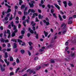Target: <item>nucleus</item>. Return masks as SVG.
I'll list each match as a JSON object with an SVG mask.
<instances>
[{
  "instance_id": "1",
  "label": "nucleus",
  "mask_w": 76,
  "mask_h": 76,
  "mask_svg": "<svg viewBox=\"0 0 76 76\" xmlns=\"http://www.w3.org/2000/svg\"><path fill=\"white\" fill-rule=\"evenodd\" d=\"M31 3H29V6H30V7H34V4H35V1H31Z\"/></svg>"
},
{
  "instance_id": "2",
  "label": "nucleus",
  "mask_w": 76,
  "mask_h": 76,
  "mask_svg": "<svg viewBox=\"0 0 76 76\" xmlns=\"http://www.w3.org/2000/svg\"><path fill=\"white\" fill-rule=\"evenodd\" d=\"M14 31L12 33L11 35V37H14L15 36H16V33L18 32V30H14Z\"/></svg>"
},
{
  "instance_id": "3",
  "label": "nucleus",
  "mask_w": 76,
  "mask_h": 76,
  "mask_svg": "<svg viewBox=\"0 0 76 76\" xmlns=\"http://www.w3.org/2000/svg\"><path fill=\"white\" fill-rule=\"evenodd\" d=\"M28 31H29L30 33L32 34H33L34 33V31H33L31 29V28H28Z\"/></svg>"
},
{
  "instance_id": "4",
  "label": "nucleus",
  "mask_w": 76,
  "mask_h": 76,
  "mask_svg": "<svg viewBox=\"0 0 76 76\" xmlns=\"http://www.w3.org/2000/svg\"><path fill=\"white\" fill-rule=\"evenodd\" d=\"M12 27H13V30H17V28L16 27V26L15 25H14V24H11Z\"/></svg>"
},
{
  "instance_id": "5",
  "label": "nucleus",
  "mask_w": 76,
  "mask_h": 76,
  "mask_svg": "<svg viewBox=\"0 0 76 76\" xmlns=\"http://www.w3.org/2000/svg\"><path fill=\"white\" fill-rule=\"evenodd\" d=\"M11 11H12L11 9H10V8H8L7 11L5 12V13H6V14H7V13H10V12H11Z\"/></svg>"
},
{
  "instance_id": "6",
  "label": "nucleus",
  "mask_w": 76,
  "mask_h": 76,
  "mask_svg": "<svg viewBox=\"0 0 76 76\" xmlns=\"http://www.w3.org/2000/svg\"><path fill=\"white\" fill-rule=\"evenodd\" d=\"M4 61L5 63L7 64V66H8L9 65V64H10V62L9 61H7V60L6 59H5L4 60Z\"/></svg>"
},
{
  "instance_id": "7",
  "label": "nucleus",
  "mask_w": 76,
  "mask_h": 76,
  "mask_svg": "<svg viewBox=\"0 0 76 76\" xmlns=\"http://www.w3.org/2000/svg\"><path fill=\"white\" fill-rule=\"evenodd\" d=\"M54 5H55V6L56 7V8L58 9V10H60V6H59L57 4H54Z\"/></svg>"
},
{
  "instance_id": "8",
  "label": "nucleus",
  "mask_w": 76,
  "mask_h": 76,
  "mask_svg": "<svg viewBox=\"0 0 76 76\" xmlns=\"http://www.w3.org/2000/svg\"><path fill=\"white\" fill-rule=\"evenodd\" d=\"M63 4L64 5V7L65 8L67 7V1H64L63 2Z\"/></svg>"
},
{
  "instance_id": "9",
  "label": "nucleus",
  "mask_w": 76,
  "mask_h": 76,
  "mask_svg": "<svg viewBox=\"0 0 76 76\" xmlns=\"http://www.w3.org/2000/svg\"><path fill=\"white\" fill-rule=\"evenodd\" d=\"M27 69H28L27 68V67H25L22 70L20 71H19V73L23 72H24V71H25V70H26Z\"/></svg>"
},
{
  "instance_id": "10",
  "label": "nucleus",
  "mask_w": 76,
  "mask_h": 76,
  "mask_svg": "<svg viewBox=\"0 0 76 76\" xmlns=\"http://www.w3.org/2000/svg\"><path fill=\"white\" fill-rule=\"evenodd\" d=\"M30 25H32L33 26H35V25H36V23H34V22L32 21L31 22V23Z\"/></svg>"
},
{
  "instance_id": "11",
  "label": "nucleus",
  "mask_w": 76,
  "mask_h": 76,
  "mask_svg": "<svg viewBox=\"0 0 76 76\" xmlns=\"http://www.w3.org/2000/svg\"><path fill=\"white\" fill-rule=\"evenodd\" d=\"M34 34L35 35H36L35 36V38H36V39H38V34H37V32L36 31L34 32Z\"/></svg>"
},
{
  "instance_id": "12",
  "label": "nucleus",
  "mask_w": 76,
  "mask_h": 76,
  "mask_svg": "<svg viewBox=\"0 0 76 76\" xmlns=\"http://www.w3.org/2000/svg\"><path fill=\"white\" fill-rule=\"evenodd\" d=\"M4 57V58H7V57H8V55L7 54V53L5 52V53Z\"/></svg>"
},
{
  "instance_id": "13",
  "label": "nucleus",
  "mask_w": 76,
  "mask_h": 76,
  "mask_svg": "<svg viewBox=\"0 0 76 76\" xmlns=\"http://www.w3.org/2000/svg\"><path fill=\"white\" fill-rule=\"evenodd\" d=\"M25 50L23 49H21L20 50V52L22 54H23L25 53Z\"/></svg>"
},
{
  "instance_id": "14",
  "label": "nucleus",
  "mask_w": 76,
  "mask_h": 76,
  "mask_svg": "<svg viewBox=\"0 0 76 76\" xmlns=\"http://www.w3.org/2000/svg\"><path fill=\"white\" fill-rule=\"evenodd\" d=\"M43 16H42L41 14H39L38 15V18L39 19H42V18H43Z\"/></svg>"
},
{
  "instance_id": "15",
  "label": "nucleus",
  "mask_w": 76,
  "mask_h": 76,
  "mask_svg": "<svg viewBox=\"0 0 76 76\" xmlns=\"http://www.w3.org/2000/svg\"><path fill=\"white\" fill-rule=\"evenodd\" d=\"M17 48V44L16 43H14V46H13V48Z\"/></svg>"
},
{
  "instance_id": "16",
  "label": "nucleus",
  "mask_w": 76,
  "mask_h": 76,
  "mask_svg": "<svg viewBox=\"0 0 76 76\" xmlns=\"http://www.w3.org/2000/svg\"><path fill=\"white\" fill-rule=\"evenodd\" d=\"M44 33L45 34V37H47V35H48V33L47 32H46L45 31H44Z\"/></svg>"
},
{
  "instance_id": "17",
  "label": "nucleus",
  "mask_w": 76,
  "mask_h": 76,
  "mask_svg": "<svg viewBox=\"0 0 76 76\" xmlns=\"http://www.w3.org/2000/svg\"><path fill=\"white\" fill-rule=\"evenodd\" d=\"M58 17L59 18V19L61 21H62L63 20V19H62V18L61 17V15L60 14L58 15Z\"/></svg>"
},
{
  "instance_id": "18",
  "label": "nucleus",
  "mask_w": 76,
  "mask_h": 76,
  "mask_svg": "<svg viewBox=\"0 0 76 76\" xmlns=\"http://www.w3.org/2000/svg\"><path fill=\"white\" fill-rule=\"evenodd\" d=\"M1 72H4L5 71V68L4 67L3 68L2 67H1Z\"/></svg>"
},
{
  "instance_id": "19",
  "label": "nucleus",
  "mask_w": 76,
  "mask_h": 76,
  "mask_svg": "<svg viewBox=\"0 0 76 76\" xmlns=\"http://www.w3.org/2000/svg\"><path fill=\"white\" fill-rule=\"evenodd\" d=\"M10 61H13V58L12 56H10Z\"/></svg>"
},
{
  "instance_id": "20",
  "label": "nucleus",
  "mask_w": 76,
  "mask_h": 76,
  "mask_svg": "<svg viewBox=\"0 0 76 76\" xmlns=\"http://www.w3.org/2000/svg\"><path fill=\"white\" fill-rule=\"evenodd\" d=\"M41 67L40 66L37 67L35 69V70H38L39 69H41Z\"/></svg>"
},
{
  "instance_id": "21",
  "label": "nucleus",
  "mask_w": 76,
  "mask_h": 76,
  "mask_svg": "<svg viewBox=\"0 0 76 76\" xmlns=\"http://www.w3.org/2000/svg\"><path fill=\"white\" fill-rule=\"evenodd\" d=\"M68 6H72L73 5V4H72V3H71V2L70 1H69V3H68Z\"/></svg>"
},
{
  "instance_id": "22",
  "label": "nucleus",
  "mask_w": 76,
  "mask_h": 76,
  "mask_svg": "<svg viewBox=\"0 0 76 76\" xmlns=\"http://www.w3.org/2000/svg\"><path fill=\"white\" fill-rule=\"evenodd\" d=\"M11 41H13V42H17V39H11Z\"/></svg>"
},
{
  "instance_id": "23",
  "label": "nucleus",
  "mask_w": 76,
  "mask_h": 76,
  "mask_svg": "<svg viewBox=\"0 0 76 76\" xmlns=\"http://www.w3.org/2000/svg\"><path fill=\"white\" fill-rule=\"evenodd\" d=\"M24 36V35H21L18 38H20V39H21L23 38V36Z\"/></svg>"
},
{
  "instance_id": "24",
  "label": "nucleus",
  "mask_w": 76,
  "mask_h": 76,
  "mask_svg": "<svg viewBox=\"0 0 76 76\" xmlns=\"http://www.w3.org/2000/svg\"><path fill=\"white\" fill-rule=\"evenodd\" d=\"M72 22H73V21L72 20L69 21L68 22V25H70L72 24Z\"/></svg>"
},
{
  "instance_id": "25",
  "label": "nucleus",
  "mask_w": 76,
  "mask_h": 76,
  "mask_svg": "<svg viewBox=\"0 0 76 76\" xmlns=\"http://www.w3.org/2000/svg\"><path fill=\"white\" fill-rule=\"evenodd\" d=\"M25 31L23 30H22L21 31V34H22V35H24L25 34Z\"/></svg>"
},
{
  "instance_id": "26",
  "label": "nucleus",
  "mask_w": 76,
  "mask_h": 76,
  "mask_svg": "<svg viewBox=\"0 0 76 76\" xmlns=\"http://www.w3.org/2000/svg\"><path fill=\"white\" fill-rule=\"evenodd\" d=\"M25 7V5H22L21 7V9H24Z\"/></svg>"
},
{
  "instance_id": "27",
  "label": "nucleus",
  "mask_w": 76,
  "mask_h": 76,
  "mask_svg": "<svg viewBox=\"0 0 76 76\" xmlns=\"http://www.w3.org/2000/svg\"><path fill=\"white\" fill-rule=\"evenodd\" d=\"M16 61L17 64L19 63H20V61L18 58L16 59Z\"/></svg>"
},
{
  "instance_id": "28",
  "label": "nucleus",
  "mask_w": 76,
  "mask_h": 76,
  "mask_svg": "<svg viewBox=\"0 0 76 76\" xmlns=\"http://www.w3.org/2000/svg\"><path fill=\"white\" fill-rule=\"evenodd\" d=\"M1 42H4V41H5V40L3 39V38H1L0 39Z\"/></svg>"
},
{
  "instance_id": "29",
  "label": "nucleus",
  "mask_w": 76,
  "mask_h": 76,
  "mask_svg": "<svg viewBox=\"0 0 76 76\" xmlns=\"http://www.w3.org/2000/svg\"><path fill=\"white\" fill-rule=\"evenodd\" d=\"M66 32H67V30L65 29V30L63 31L62 32V34L64 35L66 34Z\"/></svg>"
},
{
  "instance_id": "30",
  "label": "nucleus",
  "mask_w": 76,
  "mask_h": 76,
  "mask_svg": "<svg viewBox=\"0 0 76 76\" xmlns=\"http://www.w3.org/2000/svg\"><path fill=\"white\" fill-rule=\"evenodd\" d=\"M22 44H21V45H22V46H25V45H26V43H25V42H22Z\"/></svg>"
},
{
  "instance_id": "31",
  "label": "nucleus",
  "mask_w": 76,
  "mask_h": 76,
  "mask_svg": "<svg viewBox=\"0 0 76 76\" xmlns=\"http://www.w3.org/2000/svg\"><path fill=\"white\" fill-rule=\"evenodd\" d=\"M13 75H14V73L13 72H10V76H13Z\"/></svg>"
},
{
  "instance_id": "32",
  "label": "nucleus",
  "mask_w": 76,
  "mask_h": 76,
  "mask_svg": "<svg viewBox=\"0 0 76 76\" xmlns=\"http://www.w3.org/2000/svg\"><path fill=\"white\" fill-rule=\"evenodd\" d=\"M52 15L53 16V17H54V18H57V17L56 16V13H53L52 14Z\"/></svg>"
},
{
  "instance_id": "33",
  "label": "nucleus",
  "mask_w": 76,
  "mask_h": 76,
  "mask_svg": "<svg viewBox=\"0 0 76 76\" xmlns=\"http://www.w3.org/2000/svg\"><path fill=\"white\" fill-rule=\"evenodd\" d=\"M50 12L52 14H53V12H54V9H52L50 10Z\"/></svg>"
},
{
  "instance_id": "34",
  "label": "nucleus",
  "mask_w": 76,
  "mask_h": 76,
  "mask_svg": "<svg viewBox=\"0 0 76 76\" xmlns=\"http://www.w3.org/2000/svg\"><path fill=\"white\" fill-rule=\"evenodd\" d=\"M6 51V49H3L2 50H1V51L2 52H3V53H5V52Z\"/></svg>"
},
{
  "instance_id": "35",
  "label": "nucleus",
  "mask_w": 76,
  "mask_h": 76,
  "mask_svg": "<svg viewBox=\"0 0 76 76\" xmlns=\"http://www.w3.org/2000/svg\"><path fill=\"white\" fill-rule=\"evenodd\" d=\"M20 69V68H18L17 69H16L15 71V73H18V72L19 70Z\"/></svg>"
},
{
  "instance_id": "36",
  "label": "nucleus",
  "mask_w": 76,
  "mask_h": 76,
  "mask_svg": "<svg viewBox=\"0 0 76 76\" xmlns=\"http://www.w3.org/2000/svg\"><path fill=\"white\" fill-rule=\"evenodd\" d=\"M28 55L29 56H31V53L30 52V51H29V50H28Z\"/></svg>"
},
{
  "instance_id": "37",
  "label": "nucleus",
  "mask_w": 76,
  "mask_h": 76,
  "mask_svg": "<svg viewBox=\"0 0 76 76\" xmlns=\"http://www.w3.org/2000/svg\"><path fill=\"white\" fill-rule=\"evenodd\" d=\"M28 14V12H26V11H24V15H27Z\"/></svg>"
},
{
  "instance_id": "38",
  "label": "nucleus",
  "mask_w": 76,
  "mask_h": 76,
  "mask_svg": "<svg viewBox=\"0 0 76 76\" xmlns=\"http://www.w3.org/2000/svg\"><path fill=\"white\" fill-rule=\"evenodd\" d=\"M28 44L30 46H31V45L33 44L32 42H28Z\"/></svg>"
},
{
  "instance_id": "39",
  "label": "nucleus",
  "mask_w": 76,
  "mask_h": 76,
  "mask_svg": "<svg viewBox=\"0 0 76 76\" xmlns=\"http://www.w3.org/2000/svg\"><path fill=\"white\" fill-rule=\"evenodd\" d=\"M53 45H51V44H50V45H49V46H48L47 47L48 48H51V47H53Z\"/></svg>"
},
{
  "instance_id": "40",
  "label": "nucleus",
  "mask_w": 76,
  "mask_h": 76,
  "mask_svg": "<svg viewBox=\"0 0 76 76\" xmlns=\"http://www.w3.org/2000/svg\"><path fill=\"white\" fill-rule=\"evenodd\" d=\"M8 29H10L12 28V27H11V25H10V24L8 25Z\"/></svg>"
},
{
  "instance_id": "41",
  "label": "nucleus",
  "mask_w": 76,
  "mask_h": 76,
  "mask_svg": "<svg viewBox=\"0 0 76 76\" xmlns=\"http://www.w3.org/2000/svg\"><path fill=\"white\" fill-rule=\"evenodd\" d=\"M17 41L18 42H22V41L21 40H20L19 39H18L17 40Z\"/></svg>"
},
{
  "instance_id": "42",
  "label": "nucleus",
  "mask_w": 76,
  "mask_h": 76,
  "mask_svg": "<svg viewBox=\"0 0 76 76\" xmlns=\"http://www.w3.org/2000/svg\"><path fill=\"white\" fill-rule=\"evenodd\" d=\"M7 33L8 34H10V30L8 29L7 30Z\"/></svg>"
},
{
  "instance_id": "43",
  "label": "nucleus",
  "mask_w": 76,
  "mask_h": 76,
  "mask_svg": "<svg viewBox=\"0 0 76 76\" xmlns=\"http://www.w3.org/2000/svg\"><path fill=\"white\" fill-rule=\"evenodd\" d=\"M46 25L47 26H48V25H50V22H49L48 21L46 22Z\"/></svg>"
},
{
  "instance_id": "44",
  "label": "nucleus",
  "mask_w": 76,
  "mask_h": 76,
  "mask_svg": "<svg viewBox=\"0 0 76 76\" xmlns=\"http://www.w3.org/2000/svg\"><path fill=\"white\" fill-rule=\"evenodd\" d=\"M23 25H24V27H26V24H25V21H23Z\"/></svg>"
},
{
  "instance_id": "45",
  "label": "nucleus",
  "mask_w": 76,
  "mask_h": 76,
  "mask_svg": "<svg viewBox=\"0 0 76 76\" xmlns=\"http://www.w3.org/2000/svg\"><path fill=\"white\" fill-rule=\"evenodd\" d=\"M50 63H55V61L54 60H53V59H51Z\"/></svg>"
},
{
  "instance_id": "46",
  "label": "nucleus",
  "mask_w": 76,
  "mask_h": 76,
  "mask_svg": "<svg viewBox=\"0 0 76 76\" xmlns=\"http://www.w3.org/2000/svg\"><path fill=\"white\" fill-rule=\"evenodd\" d=\"M72 43H76V39H74V40H73L72 41Z\"/></svg>"
},
{
  "instance_id": "47",
  "label": "nucleus",
  "mask_w": 76,
  "mask_h": 76,
  "mask_svg": "<svg viewBox=\"0 0 76 76\" xmlns=\"http://www.w3.org/2000/svg\"><path fill=\"white\" fill-rule=\"evenodd\" d=\"M27 37H29L30 36H31V33H27Z\"/></svg>"
},
{
  "instance_id": "48",
  "label": "nucleus",
  "mask_w": 76,
  "mask_h": 76,
  "mask_svg": "<svg viewBox=\"0 0 76 76\" xmlns=\"http://www.w3.org/2000/svg\"><path fill=\"white\" fill-rule=\"evenodd\" d=\"M26 18V16H25V15H24L23 17L22 20H25V19Z\"/></svg>"
},
{
  "instance_id": "49",
  "label": "nucleus",
  "mask_w": 76,
  "mask_h": 76,
  "mask_svg": "<svg viewBox=\"0 0 76 76\" xmlns=\"http://www.w3.org/2000/svg\"><path fill=\"white\" fill-rule=\"evenodd\" d=\"M71 57H73L74 56H75V53H71Z\"/></svg>"
},
{
  "instance_id": "50",
  "label": "nucleus",
  "mask_w": 76,
  "mask_h": 76,
  "mask_svg": "<svg viewBox=\"0 0 76 76\" xmlns=\"http://www.w3.org/2000/svg\"><path fill=\"white\" fill-rule=\"evenodd\" d=\"M7 52L10 51H11V48H8L7 50Z\"/></svg>"
},
{
  "instance_id": "51",
  "label": "nucleus",
  "mask_w": 76,
  "mask_h": 76,
  "mask_svg": "<svg viewBox=\"0 0 76 76\" xmlns=\"http://www.w3.org/2000/svg\"><path fill=\"white\" fill-rule=\"evenodd\" d=\"M38 59V57H36L34 58V60H37Z\"/></svg>"
},
{
  "instance_id": "52",
  "label": "nucleus",
  "mask_w": 76,
  "mask_h": 76,
  "mask_svg": "<svg viewBox=\"0 0 76 76\" xmlns=\"http://www.w3.org/2000/svg\"><path fill=\"white\" fill-rule=\"evenodd\" d=\"M35 12V11H34V10L33 9H31V13H34Z\"/></svg>"
},
{
  "instance_id": "53",
  "label": "nucleus",
  "mask_w": 76,
  "mask_h": 76,
  "mask_svg": "<svg viewBox=\"0 0 76 76\" xmlns=\"http://www.w3.org/2000/svg\"><path fill=\"white\" fill-rule=\"evenodd\" d=\"M30 50H32L33 48V47L32 46H30L29 47Z\"/></svg>"
},
{
  "instance_id": "54",
  "label": "nucleus",
  "mask_w": 76,
  "mask_h": 76,
  "mask_svg": "<svg viewBox=\"0 0 76 76\" xmlns=\"http://www.w3.org/2000/svg\"><path fill=\"white\" fill-rule=\"evenodd\" d=\"M48 7V9H50L51 8V5L49 4L47 6Z\"/></svg>"
},
{
  "instance_id": "55",
  "label": "nucleus",
  "mask_w": 76,
  "mask_h": 76,
  "mask_svg": "<svg viewBox=\"0 0 76 76\" xmlns=\"http://www.w3.org/2000/svg\"><path fill=\"white\" fill-rule=\"evenodd\" d=\"M43 51H44V49H40L39 50V52H42Z\"/></svg>"
},
{
  "instance_id": "56",
  "label": "nucleus",
  "mask_w": 76,
  "mask_h": 76,
  "mask_svg": "<svg viewBox=\"0 0 76 76\" xmlns=\"http://www.w3.org/2000/svg\"><path fill=\"white\" fill-rule=\"evenodd\" d=\"M18 14L20 15H22V12L21 11H19L18 12Z\"/></svg>"
},
{
  "instance_id": "57",
  "label": "nucleus",
  "mask_w": 76,
  "mask_h": 76,
  "mask_svg": "<svg viewBox=\"0 0 76 76\" xmlns=\"http://www.w3.org/2000/svg\"><path fill=\"white\" fill-rule=\"evenodd\" d=\"M65 60L66 61H68L69 60H70V58H65Z\"/></svg>"
},
{
  "instance_id": "58",
  "label": "nucleus",
  "mask_w": 76,
  "mask_h": 76,
  "mask_svg": "<svg viewBox=\"0 0 76 76\" xmlns=\"http://www.w3.org/2000/svg\"><path fill=\"white\" fill-rule=\"evenodd\" d=\"M21 27V25H20V24H19L18 25V28L19 29Z\"/></svg>"
},
{
  "instance_id": "59",
  "label": "nucleus",
  "mask_w": 76,
  "mask_h": 76,
  "mask_svg": "<svg viewBox=\"0 0 76 76\" xmlns=\"http://www.w3.org/2000/svg\"><path fill=\"white\" fill-rule=\"evenodd\" d=\"M60 12L61 13V14H62V15H64V12H63L62 11H60Z\"/></svg>"
},
{
  "instance_id": "60",
  "label": "nucleus",
  "mask_w": 76,
  "mask_h": 76,
  "mask_svg": "<svg viewBox=\"0 0 76 76\" xmlns=\"http://www.w3.org/2000/svg\"><path fill=\"white\" fill-rule=\"evenodd\" d=\"M39 20L38 19V18L36 17V21L35 22H39Z\"/></svg>"
},
{
  "instance_id": "61",
  "label": "nucleus",
  "mask_w": 76,
  "mask_h": 76,
  "mask_svg": "<svg viewBox=\"0 0 76 76\" xmlns=\"http://www.w3.org/2000/svg\"><path fill=\"white\" fill-rule=\"evenodd\" d=\"M4 19L6 21L8 20V18H7V17H5Z\"/></svg>"
},
{
  "instance_id": "62",
  "label": "nucleus",
  "mask_w": 76,
  "mask_h": 76,
  "mask_svg": "<svg viewBox=\"0 0 76 76\" xmlns=\"http://www.w3.org/2000/svg\"><path fill=\"white\" fill-rule=\"evenodd\" d=\"M40 3L41 4H44V1L43 0H41V1Z\"/></svg>"
},
{
  "instance_id": "63",
  "label": "nucleus",
  "mask_w": 76,
  "mask_h": 76,
  "mask_svg": "<svg viewBox=\"0 0 76 76\" xmlns=\"http://www.w3.org/2000/svg\"><path fill=\"white\" fill-rule=\"evenodd\" d=\"M32 29H33V31H35V27L33 26L32 27Z\"/></svg>"
},
{
  "instance_id": "64",
  "label": "nucleus",
  "mask_w": 76,
  "mask_h": 76,
  "mask_svg": "<svg viewBox=\"0 0 76 76\" xmlns=\"http://www.w3.org/2000/svg\"><path fill=\"white\" fill-rule=\"evenodd\" d=\"M8 47H11V45L10 43H8L7 45Z\"/></svg>"
}]
</instances>
